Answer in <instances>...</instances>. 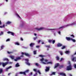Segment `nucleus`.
<instances>
[{
	"mask_svg": "<svg viewBox=\"0 0 76 76\" xmlns=\"http://www.w3.org/2000/svg\"><path fill=\"white\" fill-rule=\"evenodd\" d=\"M11 64V62H9L8 61L7 62H5V63H0V65H2V66L4 67H5V66L7 65V64Z\"/></svg>",
	"mask_w": 76,
	"mask_h": 76,
	"instance_id": "obj_1",
	"label": "nucleus"
},
{
	"mask_svg": "<svg viewBox=\"0 0 76 76\" xmlns=\"http://www.w3.org/2000/svg\"><path fill=\"white\" fill-rule=\"evenodd\" d=\"M22 55H21V57H24L23 55V54H25L26 56H27L28 57H30V55L28 53H23V52H22Z\"/></svg>",
	"mask_w": 76,
	"mask_h": 76,
	"instance_id": "obj_2",
	"label": "nucleus"
},
{
	"mask_svg": "<svg viewBox=\"0 0 76 76\" xmlns=\"http://www.w3.org/2000/svg\"><path fill=\"white\" fill-rule=\"evenodd\" d=\"M72 67L71 65H69L68 66H67L66 67L67 70H72Z\"/></svg>",
	"mask_w": 76,
	"mask_h": 76,
	"instance_id": "obj_3",
	"label": "nucleus"
},
{
	"mask_svg": "<svg viewBox=\"0 0 76 76\" xmlns=\"http://www.w3.org/2000/svg\"><path fill=\"white\" fill-rule=\"evenodd\" d=\"M25 60L26 61V64H27V65H28L29 66H30V63L29 62V59L28 58H26L25 59Z\"/></svg>",
	"mask_w": 76,
	"mask_h": 76,
	"instance_id": "obj_4",
	"label": "nucleus"
},
{
	"mask_svg": "<svg viewBox=\"0 0 76 76\" xmlns=\"http://www.w3.org/2000/svg\"><path fill=\"white\" fill-rule=\"evenodd\" d=\"M44 28H36V30H38V31H40V30H42Z\"/></svg>",
	"mask_w": 76,
	"mask_h": 76,
	"instance_id": "obj_5",
	"label": "nucleus"
},
{
	"mask_svg": "<svg viewBox=\"0 0 76 76\" xmlns=\"http://www.w3.org/2000/svg\"><path fill=\"white\" fill-rule=\"evenodd\" d=\"M50 67H46V69H45L46 72H48L50 70Z\"/></svg>",
	"mask_w": 76,
	"mask_h": 76,
	"instance_id": "obj_6",
	"label": "nucleus"
},
{
	"mask_svg": "<svg viewBox=\"0 0 76 76\" xmlns=\"http://www.w3.org/2000/svg\"><path fill=\"white\" fill-rule=\"evenodd\" d=\"M7 33L8 34H9L10 33H11V34L12 35V36H14V33H13V32H11V31H8Z\"/></svg>",
	"mask_w": 76,
	"mask_h": 76,
	"instance_id": "obj_7",
	"label": "nucleus"
},
{
	"mask_svg": "<svg viewBox=\"0 0 76 76\" xmlns=\"http://www.w3.org/2000/svg\"><path fill=\"white\" fill-rule=\"evenodd\" d=\"M59 66V63H56V65L54 67V68L55 69L58 66Z\"/></svg>",
	"mask_w": 76,
	"mask_h": 76,
	"instance_id": "obj_8",
	"label": "nucleus"
},
{
	"mask_svg": "<svg viewBox=\"0 0 76 76\" xmlns=\"http://www.w3.org/2000/svg\"><path fill=\"white\" fill-rule=\"evenodd\" d=\"M60 75L61 76H66L65 73H60Z\"/></svg>",
	"mask_w": 76,
	"mask_h": 76,
	"instance_id": "obj_9",
	"label": "nucleus"
},
{
	"mask_svg": "<svg viewBox=\"0 0 76 76\" xmlns=\"http://www.w3.org/2000/svg\"><path fill=\"white\" fill-rule=\"evenodd\" d=\"M57 45L58 47H61V46H62L63 45L62 44H61V43H58Z\"/></svg>",
	"mask_w": 76,
	"mask_h": 76,
	"instance_id": "obj_10",
	"label": "nucleus"
},
{
	"mask_svg": "<svg viewBox=\"0 0 76 76\" xmlns=\"http://www.w3.org/2000/svg\"><path fill=\"white\" fill-rule=\"evenodd\" d=\"M20 74H23L24 75H26V74L25 73V72H19Z\"/></svg>",
	"mask_w": 76,
	"mask_h": 76,
	"instance_id": "obj_11",
	"label": "nucleus"
},
{
	"mask_svg": "<svg viewBox=\"0 0 76 76\" xmlns=\"http://www.w3.org/2000/svg\"><path fill=\"white\" fill-rule=\"evenodd\" d=\"M20 59V57H18L16 58V59H15L14 60L15 61H17L18 60H19Z\"/></svg>",
	"mask_w": 76,
	"mask_h": 76,
	"instance_id": "obj_12",
	"label": "nucleus"
},
{
	"mask_svg": "<svg viewBox=\"0 0 76 76\" xmlns=\"http://www.w3.org/2000/svg\"><path fill=\"white\" fill-rule=\"evenodd\" d=\"M66 39L67 40H68V41L71 40V38H70V37H66Z\"/></svg>",
	"mask_w": 76,
	"mask_h": 76,
	"instance_id": "obj_13",
	"label": "nucleus"
},
{
	"mask_svg": "<svg viewBox=\"0 0 76 76\" xmlns=\"http://www.w3.org/2000/svg\"><path fill=\"white\" fill-rule=\"evenodd\" d=\"M11 67H12L11 66H9V67H7V68H6V71H8V69H10V68H11Z\"/></svg>",
	"mask_w": 76,
	"mask_h": 76,
	"instance_id": "obj_14",
	"label": "nucleus"
},
{
	"mask_svg": "<svg viewBox=\"0 0 76 76\" xmlns=\"http://www.w3.org/2000/svg\"><path fill=\"white\" fill-rule=\"evenodd\" d=\"M34 45H35V44L34 43H31L30 45V47H33Z\"/></svg>",
	"mask_w": 76,
	"mask_h": 76,
	"instance_id": "obj_15",
	"label": "nucleus"
},
{
	"mask_svg": "<svg viewBox=\"0 0 76 76\" xmlns=\"http://www.w3.org/2000/svg\"><path fill=\"white\" fill-rule=\"evenodd\" d=\"M11 23H12V22H11V21H8L6 23V24H11Z\"/></svg>",
	"mask_w": 76,
	"mask_h": 76,
	"instance_id": "obj_16",
	"label": "nucleus"
},
{
	"mask_svg": "<svg viewBox=\"0 0 76 76\" xmlns=\"http://www.w3.org/2000/svg\"><path fill=\"white\" fill-rule=\"evenodd\" d=\"M9 61V60L8 58H3V61Z\"/></svg>",
	"mask_w": 76,
	"mask_h": 76,
	"instance_id": "obj_17",
	"label": "nucleus"
},
{
	"mask_svg": "<svg viewBox=\"0 0 76 76\" xmlns=\"http://www.w3.org/2000/svg\"><path fill=\"white\" fill-rule=\"evenodd\" d=\"M9 57L11 58V59H14L15 57L13 56H10Z\"/></svg>",
	"mask_w": 76,
	"mask_h": 76,
	"instance_id": "obj_18",
	"label": "nucleus"
},
{
	"mask_svg": "<svg viewBox=\"0 0 76 76\" xmlns=\"http://www.w3.org/2000/svg\"><path fill=\"white\" fill-rule=\"evenodd\" d=\"M20 66L19 64L18 63H17V64H16L15 67H19Z\"/></svg>",
	"mask_w": 76,
	"mask_h": 76,
	"instance_id": "obj_19",
	"label": "nucleus"
},
{
	"mask_svg": "<svg viewBox=\"0 0 76 76\" xmlns=\"http://www.w3.org/2000/svg\"><path fill=\"white\" fill-rule=\"evenodd\" d=\"M46 64H53V62H52L51 61H49V62H48Z\"/></svg>",
	"mask_w": 76,
	"mask_h": 76,
	"instance_id": "obj_20",
	"label": "nucleus"
},
{
	"mask_svg": "<svg viewBox=\"0 0 76 76\" xmlns=\"http://www.w3.org/2000/svg\"><path fill=\"white\" fill-rule=\"evenodd\" d=\"M64 67V66L63 65H61V66H60L59 67V69H61V68H63Z\"/></svg>",
	"mask_w": 76,
	"mask_h": 76,
	"instance_id": "obj_21",
	"label": "nucleus"
},
{
	"mask_svg": "<svg viewBox=\"0 0 76 76\" xmlns=\"http://www.w3.org/2000/svg\"><path fill=\"white\" fill-rule=\"evenodd\" d=\"M56 59L57 60H59L60 58L58 56H57L56 57Z\"/></svg>",
	"mask_w": 76,
	"mask_h": 76,
	"instance_id": "obj_22",
	"label": "nucleus"
},
{
	"mask_svg": "<svg viewBox=\"0 0 76 76\" xmlns=\"http://www.w3.org/2000/svg\"><path fill=\"white\" fill-rule=\"evenodd\" d=\"M71 40H72V42H75L76 40H75V39H73L72 38H71Z\"/></svg>",
	"mask_w": 76,
	"mask_h": 76,
	"instance_id": "obj_23",
	"label": "nucleus"
},
{
	"mask_svg": "<svg viewBox=\"0 0 76 76\" xmlns=\"http://www.w3.org/2000/svg\"><path fill=\"white\" fill-rule=\"evenodd\" d=\"M45 47H48V48H50V45H45Z\"/></svg>",
	"mask_w": 76,
	"mask_h": 76,
	"instance_id": "obj_24",
	"label": "nucleus"
},
{
	"mask_svg": "<svg viewBox=\"0 0 76 76\" xmlns=\"http://www.w3.org/2000/svg\"><path fill=\"white\" fill-rule=\"evenodd\" d=\"M53 41V40H48V42H49L50 43H51V42H52Z\"/></svg>",
	"mask_w": 76,
	"mask_h": 76,
	"instance_id": "obj_25",
	"label": "nucleus"
},
{
	"mask_svg": "<svg viewBox=\"0 0 76 76\" xmlns=\"http://www.w3.org/2000/svg\"><path fill=\"white\" fill-rule=\"evenodd\" d=\"M66 48V46L65 45H63L61 48V49H64V48Z\"/></svg>",
	"mask_w": 76,
	"mask_h": 76,
	"instance_id": "obj_26",
	"label": "nucleus"
},
{
	"mask_svg": "<svg viewBox=\"0 0 76 76\" xmlns=\"http://www.w3.org/2000/svg\"><path fill=\"white\" fill-rule=\"evenodd\" d=\"M59 53H60V54H61V56H62V55H63V51H60Z\"/></svg>",
	"mask_w": 76,
	"mask_h": 76,
	"instance_id": "obj_27",
	"label": "nucleus"
},
{
	"mask_svg": "<svg viewBox=\"0 0 76 76\" xmlns=\"http://www.w3.org/2000/svg\"><path fill=\"white\" fill-rule=\"evenodd\" d=\"M71 37H72V38H74L75 36L73 34H72L71 35H70Z\"/></svg>",
	"mask_w": 76,
	"mask_h": 76,
	"instance_id": "obj_28",
	"label": "nucleus"
},
{
	"mask_svg": "<svg viewBox=\"0 0 76 76\" xmlns=\"http://www.w3.org/2000/svg\"><path fill=\"white\" fill-rule=\"evenodd\" d=\"M15 44L16 45H20L19 43H18V42H16V43H15Z\"/></svg>",
	"mask_w": 76,
	"mask_h": 76,
	"instance_id": "obj_29",
	"label": "nucleus"
},
{
	"mask_svg": "<svg viewBox=\"0 0 76 76\" xmlns=\"http://www.w3.org/2000/svg\"><path fill=\"white\" fill-rule=\"evenodd\" d=\"M73 24H74V23H72V24H68V25H67V26H70V25L72 26Z\"/></svg>",
	"mask_w": 76,
	"mask_h": 76,
	"instance_id": "obj_30",
	"label": "nucleus"
},
{
	"mask_svg": "<svg viewBox=\"0 0 76 76\" xmlns=\"http://www.w3.org/2000/svg\"><path fill=\"white\" fill-rule=\"evenodd\" d=\"M16 15L18 16V17L19 18H21V17H20V15H19V14H18L17 13V14H16Z\"/></svg>",
	"mask_w": 76,
	"mask_h": 76,
	"instance_id": "obj_31",
	"label": "nucleus"
},
{
	"mask_svg": "<svg viewBox=\"0 0 76 76\" xmlns=\"http://www.w3.org/2000/svg\"><path fill=\"white\" fill-rule=\"evenodd\" d=\"M75 57H73V58H72V61H75Z\"/></svg>",
	"mask_w": 76,
	"mask_h": 76,
	"instance_id": "obj_32",
	"label": "nucleus"
},
{
	"mask_svg": "<svg viewBox=\"0 0 76 76\" xmlns=\"http://www.w3.org/2000/svg\"><path fill=\"white\" fill-rule=\"evenodd\" d=\"M34 54H37V51L36 50L34 51Z\"/></svg>",
	"mask_w": 76,
	"mask_h": 76,
	"instance_id": "obj_33",
	"label": "nucleus"
},
{
	"mask_svg": "<svg viewBox=\"0 0 76 76\" xmlns=\"http://www.w3.org/2000/svg\"><path fill=\"white\" fill-rule=\"evenodd\" d=\"M4 47V45H1V49H3Z\"/></svg>",
	"mask_w": 76,
	"mask_h": 76,
	"instance_id": "obj_34",
	"label": "nucleus"
},
{
	"mask_svg": "<svg viewBox=\"0 0 76 76\" xmlns=\"http://www.w3.org/2000/svg\"><path fill=\"white\" fill-rule=\"evenodd\" d=\"M3 32L1 31V33L0 34V36H1V35H3Z\"/></svg>",
	"mask_w": 76,
	"mask_h": 76,
	"instance_id": "obj_35",
	"label": "nucleus"
},
{
	"mask_svg": "<svg viewBox=\"0 0 76 76\" xmlns=\"http://www.w3.org/2000/svg\"><path fill=\"white\" fill-rule=\"evenodd\" d=\"M37 37H34V40H36V39H37Z\"/></svg>",
	"mask_w": 76,
	"mask_h": 76,
	"instance_id": "obj_36",
	"label": "nucleus"
},
{
	"mask_svg": "<svg viewBox=\"0 0 76 76\" xmlns=\"http://www.w3.org/2000/svg\"><path fill=\"white\" fill-rule=\"evenodd\" d=\"M3 72V70L2 69H0V73H1Z\"/></svg>",
	"mask_w": 76,
	"mask_h": 76,
	"instance_id": "obj_37",
	"label": "nucleus"
},
{
	"mask_svg": "<svg viewBox=\"0 0 76 76\" xmlns=\"http://www.w3.org/2000/svg\"><path fill=\"white\" fill-rule=\"evenodd\" d=\"M56 41L55 40H52V43L53 44H54L55 42Z\"/></svg>",
	"mask_w": 76,
	"mask_h": 76,
	"instance_id": "obj_38",
	"label": "nucleus"
},
{
	"mask_svg": "<svg viewBox=\"0 0 76 76\" xmlns=\"http://www.w3.org/2000/svg\"><path fill=\"white\" fill-rule=\"evenodd\" d=\"M37 72H38V73H39V75H41V72H40V71H39V70H38Z\"/></svg>",
	"mask_w": 76,
	"mask_h": 76,
	"instance_id": "obj_39",
	"label": "nucleus"
},
{
	"mask_svg": "<svg viewBox=\"0 0 76 76\" xmlns=\"http://www.w3.org/2000/svg\"><path fill=\"white\" fill-rule=\"evenodd\" d=\"M33 70H34V71L35 72H37V69H33Z\"/></svg>",
	"mask_w": 76,
	"mask_h": 76,
	"instance_id": "obj_40",
	"label": "nucleus"
},
{
	"mask_svg": "<svg viewBox=\"0 0 76 76\" xmlns=\"http://www.w3.org/2000/svg\"><path fill=\"white\" fill-rule=\"evenodd\" d=\"M44 58H42L41 59H40V61H43L44 60Z\"/></svg>",
	"mask_w": 76,
	"mask_h": 76,
	"instance_id": "obj_41",
	"label": "nucleus"
},
{
	"mask_svg": "<svg viewBox=\"0 0 76 76\" xmlns=\"http://www.w3.org/2000/svg\"><path fill=\"white\" fill-rule=\"evenodd\" d=\"M35 65L37 66H39V64H38V63H36Z\"/></svg>",
	"mask_w": 76,
	"mask_h": 76,
	"instance_id": "obj_42",
	"label": "nucleus"
},
{
	"mask_svg": "<svg viewBox=\"0 0 76 76\" xmlns=\"http://www.w3.org/2000/svg\"><path fill=\"white\" fill-rule=\"evenodd\" d=\"M9 41H10V39H7V40H6V42H8Z\"/></svg>",
	"mask_w": 76,
	"mask_h": 76,
	"instance_id": "obj_43",
	"label": "nucleus"
},
{
	"mask_svg": "<svg viewBox=\"0 0 76 76\" xmlns=\"http://www.w3.org/2000/svg\"><path fill=\"white\" fill-rule=\"evenodd\" d=\"M69 53V51H66V53Z\"/></svg>",
	"mask_w": 76,
	"mask_h": 76,
	"instance_id": "obj_44",
	"label": "nucleus"
},
{
	"mask_svg": "<svg viewBox=\"0 0 76 76\" xmlns=\"http://www.w3.org/2000/svg\"><path fill=\"white\" fill-rule=\"evenodd\" d=\"M52 74H53V75H55L56 74V72H53Z\"/></svg>",
	"mask_w": 76,
	"mask_h": 76,
	"instance_id": "obj_45",
	"label": "nucleus"
},
{
	"mask_svg": "<svg viewBox=\"0 0 76 76\" xmlns=\"http://www.w3.org/2000/svg\"><path fill=\"white\" fill-rule=\"evenodd\" d=\"M20 40H21V41H23V39L22 37H21Z\"/></svg>",
	"mask_w": 76,
	"mask_h": 76,
	"instance_id": "obj_46",
	"label": "nucleus"
},
{
	"mask_svg": "<svg viewBox=\"0 0 76 76\" xmlns=\"http://www.w3.org/2000/svg\"><path fill=\"white\" fill-rule=\"evenodd\" d=\"M37 73H36L35 75H34V76H36L37 75Z\"/></svg>",
	"mask_w": 76,
	"mask_h": 76,
	"instance_id": "obj_47",
	"label": "nucleus"
},
{
	"mask_svg": "<svg viewBox=\"0 0 76 76\" xmlns=\"http://www.w3.org/2000/svg\"><path fill=\"white\" fill-rule=\"evenodd\" d=\"M39 57H43V56L42 55H39Z\"/></svg>",
	"mask_w": 76,
	"mask_h": 76,
	"instance_id": "obj_48",
	"label": "nucleus"
},
{
	"mask_svg": "<svg viewBox=\"0 0 76 76\" xmlns=\"http://www.w3.org/2000/svg\"><path fill=\"white\" fill-rule=\"evenodd\" d=\"M63 60V58H61V60H60L61 61H62Z\"/></svg>",
	"mask_w": 76,
	"mask_h": 76,
	"instance_id": "obj_49",
	"label": "nucleus"
},
{
	"mask_svg": "<svg viewBox=\"0 0 76 76\" xmlns=\"http://www.w3.org/2000/svg\"><path fill=\"white\" fill-rule=\"evenodd\" d=\"M41 42V40H39L38 42V44H39V43H40V42Z\"/></svg>",
	"mask_w": 76,
	"mask_h": 76,
	"instance_id": "obj_50",
	"label": "nucleus"
},
{
	"mask_svg": "<svg viewBox=\"0 0 76 76\" xmlns=\"http://www.w3.org/2000/svg\"><path fill=\"white\" fill-rule=\"evenodd\" d=\"M74 67L75 68H76V64H74Z\"/></svg>",
	"mask_w": 76,
	"mask_h": 76,
	"instance_id": "obj_51",
	"label": "nucleus"
},
{
	"mask_svg": "<svg viewBox=\"0 0 76 76\" xmlns=\"http://www.w3.org/2000/svg\"><path fill=\"white\" fill-rule=\"evenodd\" d=\"M68 64L69 65H71V63L70 62V61H69L68 62Z\"/></svg>",
	"mask_w": 76,
	"mask_h": 76,
	"instance_id": "obj_52",
	"label": "nucleus"
},
{
	"mask_svg": "<svg viewBox=\"0 0 76 76\" xmlns=\"http://www.w3.org/2000/svg\"><path fill=\"white\" fill-rule=\"evenodd\" d=\"M48 61V60H46V59L45 60V62H47Z\"/></svg>",
	"mask_w": 76,
	"mask_h": 76,
	"instance_id": "obj_53",
	"label": "nucleus"
},
{
	"mask_svg": "<svg viewBox=\"0 0 76 76\" xmlns=\"http://www.w3.org/2000/svg\"><path fill=\"white\" fill-rule=\"evenodd\" d=\"M7 53L8 54H10L11 53V52H10V51H7Z\"/></svg>",
	"mask_w": 76,
	"mask_h": 76,
	"instance_id": "obj_54",
	"label": "nucleus"
},
{
	"mask_svg": "<svg viewBox=\"0 0 76 76\" xmlns=\"http://www.w3.org/2000/svg\"><path fill=\"white\" fill-rule=\"evenodd\" d=\"M42 63H43V64H46V63L43 61H42Z\"/></svg>",
	"mask_w": 76,
	"mask_h": 76,
	"instance_id": "obj_55",
	"label": "nucleus"
},
{
	"mask_svg": "<svg viewBox=\"0 0 76 76\" xmlns=\"http://www.w3.org/2000/svg\"><path fill=\"white\" fill-rule=\"evenodd\" d=\"M5 27V25L4 24L3 26V27L4 28Z\"/></svg>",
	"mask_w": 76,
	"mask_h": 76,
	"instance_id": "obj_56",
	"label": "nucleus"
},
{
	"mask_svg": "<svg viewBox=\"0 0 76 76\" xmlns=\"http://www.w3.org/2000/svg\"><path fill=\"white\" fill-rule=\"evenodd\" d=\"M11 74V73H8V76H9L10 75V74Z\"/></svg>",
	"mask_w": 76,
	"mask_h": 76,
	"instance_id": "obj_57",
	"label": "nucleus"
},
{
	"mask_svg": "<svg viewBox=\"0 0 76 76\" xmlns=\"http://www.w3.org/2000/svg\"><path fill=\"white\" fill-rule=\"evenodd\" d=\"M63 27H64V26L62 27H59V28H63Z\"/></svg>",
	"mask_w": 76,
	"mask_h": 76,
	"instance_id": "obj_58",
	"label": "nucleus"
},
{
	"mask_svg": "<svg viewBox=\"0 0 76 76\" xmlns=\"http://www.w3.org/2000/svg\"><path fill=\"white\" fill-rule=\"evenodd\" d=\"M76 51L75 52V53H74V55H76Z\"/></svg>",
	"mask_w": 76,
	"mask_h": 76,
	"instance_id": "obj_59",
	"label": "nucleus"
},
{
	"mask_svg": "<svg viewBox=\"0 0 76 76\" xmlns=\"http://www.w3.org/2000/svg\"><path fill=\"white\" fill-rule=\"evenodd\" d=\"M36 47H37V48L39 47V45H37Z\"/></svg>",
	"mask_w": 76,
	"mask_h": 76,
	"instance_id": "obj_60",
	"label": "nucleus"
},
{
	"mask_svg": "<svg viewBox=\"0 0 76 76\" xmlns=\"http://www.w3.org/2000/svg\"><path fill=\"white\" fill-rule=\"evenodd\" d=\"M18 75V73H16V74L15 76H17Z\"/></svg>",
	"mask_w": 76,
	"mask_h": 76,
	"instance_id": "obj_61",
	"label": "nucleus"
},
{
	"mask_svg": "<svg viewBox=\"0 0 76 76\" xmlns=\"http://www.w3.org/2000/svg\"><path fill=\"white\" fill-rule=\"evenodd\" d=\"M0 25H1V20H0Z\"/></svg>",
	"mask_w": 76,
	"mask_h": 76,
	"instance_id": "obj_62",
	"label": "nucleus"
},
{
	"mask_svg": "<svg viewBox=\"0 0 76 76\" xmlns=\"http://www.w3.org/2000/svg\"><path fill=\"white\" fill-rule=\"evenodd\" d=\"M58 33H59V34H61V32H60V31H59Z\"/></svg>",
	"mask_w": 76,
	"mask_h": 76,
	"instance_id": "obj_63",
	"label": "nucleus"
},
{
	"mask_svg": "<svg viewBox=\"0 0 76 76\" xmlns=\"http://www.w3.org/2000/svg\"><path fill=\"white\" fill-rule=\"evenodd\" d=\"M28 71H29L28 70H26V72H28Z\"/></svg>",
	"mask_w": 76,
	"mask_h": 76,
	"instance_id": "obj_64",
	"label": "nucleus"
}]
</instances>
